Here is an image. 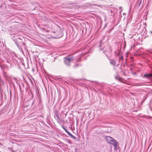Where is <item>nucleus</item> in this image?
<instances>
[{
    "label": "nucleus",
    "mask_w": 152,
    "mask_h": 152,
    "mask_svg": "<svg viewBox=\"0 0 152 152\" xmlns=\"http://www.w3.org/2000/svg\"><path fill=\"white\" fill-rule=\"evenodd\" d=\"M96 83L97 84H98V82H96Z\"/></svg>",
    "instance_id": "4be33fe9"
},
{
    "label": "nucleus",
    "mask_w": 152,
    "mask_h": 152,
    "mask_svg": "<svg viewBox=\"0 0 152 152\" xmlns=\"http://www.w3.org/2000/svg\"><path fill=\"white\" fill-rule=\"evenodd\" d=\"M102 40L100 42V44L99 45L100 48L99 49V51L100 52L103 50L104 49V47H103V44H102Z\"/></svg>",
    "instance_id": "423d86ee"
},
{
    "label": "nucleus",
    "mask_w": 152,
    "mask_h": 152,
    "mask_svg": "<svg viewBox=\"0 0 152 152\" xmlns=\"http://www.w3.org/2000/svg\"><path fill=\"white\" fill-rule=\"evenodd\" d=\"M65 131L67 132H67H69L67 129H65Z\"/></svg>",
    "instance_id": "4468645a"
},
{
    "label": "nucleus",
    "mask_w": 152,
    "mask_h": 152,
    "mask_svg": "<svg viewBox=\"0 0 152 152\" xmlns=\"http://www.w3.org/2000/svg\"><path fill=\"white\" fill-rule=\"evenodd\" d=\"M81 58H79L78 59V61H80Z\"/></svg>",
    "instance_id": "2eb2a0df"
},
{
    "label": "nucleus",
    "mask_w": 152,
    "mask_h": 152,
    "mask_svg": "<svg viewBox=\"0 0 152 152\" xmlns=\"http://www.w3.org/2000/svg\"><path fill=\"white\" fill-rule=\"evenodd\" d=\"M113 145L114 147V149L115 150H117L119 148V143L118 142H117V143H115Z\"/></svg>",
    "instance_id": "39448f33"
},
{
    "label": "nucleus",
    "mask_w": 152,
    "mask_h": 152,
    "mask_svg": "<svg viewBox=\"0 0 152 152\" xmlns=\"http://www.w3.org/2000/svg\"><path fill=\"white\" fill-rule=\"evenodd\" d=\"M12 39L20 51L23 53V49L24 48L26 49V48L25 43L23 42V40L20 38L13 36L12 37Z\"/></svg>",
    "instance_id": "f257e3e1"
},
{
    "label": "nucleus",
    "mask_w": 152,
    "mask_h": 152,
    "mask_svg": "<svg viewBox=\"0 0 152 152\" xmlns=\"http://www.w3.org/2000/svg\"><path fill=\"white\" fill-rule=\"evenodd\" d=\"M143 78H147L148 79L151 80L152 78V74H144L143 76Z\"/></svg>",
    "instance_id": "20e7f679"
},
{
    "label": "nucleus",
    "mask_w": 152,
    "mask_h": 152,
    "mask_svg": "<svg viewBox=\"0 0 152 152\" xmlns=\"http://www.w3.org/2000/svg\"><path fill=\"white\" fill-rule=\"evenodd\" d=\"M120 79H121V78H119V79H118V80H120Z\"/></svg>",
    "instance_id": "393cba45"
},
{
    "label": "nucleus",
    "mask_w": 152,
    "mask_h": 152,
    "mask_svg": "<svg viewBox=\"0 0 152 152\" xmlns=\"http://www.w3.org/2000/svg\"><path fill=\"white\" fill-rule=\"evenodd\" d=\"M67 134L73 139L75 140L76 139V137L74 136L70 132H67Z\"/></svg>",
    "instance_id": "6e6552de"
},
{
    "label": "nucleus",
    "mask_w": 152,
    "mask_h": 152,
    "mask_svg": "<svg viewBox=\"0 0 152 152\" xmlns=\"http://www.w3.org/2000/svg\"><path fill=\"white\" fill-rule=\"evenodd\" d=\"M64 130H65V129H65V128H64Z\"/></svg>",
    "instance_id": "412c9836"
},
{
    "label": "nucleus",
    "mask_w": 152,
    "mask_h": 152,
    "mask_svg": "<svg viewBox=\"0 0 152 152\" xmlns=\"http://www.w3.org/2000/svg\"><path fill=\"white\" fill-rule=\"evenodd\" d=\"M3 84H4L3 81L2 80L1 78L0 77V85Z\"/></svg>",
    "instance_id": "9d476101"
},
{
    "label": "nucleus",
    "mask_w": 152,
    "mask_h": 152,
    "mask_svg": "<svg viewBox=\"0 0 152 152\" xmlns=\"http://www.w3.org/2000/svg\"><path fill=\"white\" fill-rule=\"evenodd\" d=\"M108 51L107 50H104L103 51V52L104 53V54H105L106 56H107V52H108Z\"/></svg>",
    "instance_id": "1a4fd4ad"
},
{
    "label": "nucleus",
    "mask_w": 152,
    "mask_h": 152,
    "mask_svg": "<svg viewBox=\"0 0 152 152\" xmlns=\"http://www.w3.org/2000/svg\"><path fill=\"white\" fill-rule=\"evenodd\" d=\"M121 58H123V57H121Z\"/></svg>",
    "instance_id": "a878e982"
},
{
    "label": "nucleus",
    "mask_w": 152,
    "mask_h": 152,
    "mask_svg": "<svg viewBox=\"0 0 152 152\" xmlns=\"http://www.w3.org/2000/svg\"><path fill=\"white\" fill-rule=\"evenodd\" d=\"M7 62L9 63V62L8 61H7Z\"/></svg>",
    "instance_id": "aec40b11"
},
{
    "label": "nucleus",
    "mask_w": 152,
    "mask_h": 152,
    "mask_svg": "<svg viewBox=\"0 0 152 152\" xmlns=\"http://www.w3.org/2000/svg\"><path fill=\"white\" fill-rule=\"evenodd\" d=\"M62 34H61V35L60 36H59V37H58V38H59V37H62Z\"/></svg>",
    "instance_id": "dca6fc26"
},
{
    "label": "nucleus",
    "mask_w": 152,
    "mask_h": 152,
    "mask_svg": "<svg viewBox=\"0 0 152 152\" xmlns=\"http://www.w3.org/2000/svg\"><path fill=\"white\" fill-rule=\"evenodd\" d=\"M19 86L20 87V88H20V85H19Z\"/></svg>",
    "instance_id": "5701e85b"
},
{
    "label": "nucleus",
    "mask_w": 152,
    "mask_h": 152,
    "mask_svg": "<svg viewBox=\"0 0 152 152\" xmlns=\"http://www.w3.org/2000/svg\"><path fill=\"white\" fill-rule=\"evenodd\" d=\"M110 64L114 66L116 65V62L115 60L110 59Z\"/></svg>",
    "instance_id": "0eeeda50"
},
{
    "label": "nucleus",
    "mask_w": 152,
    "mask_h": 152,
    "mask_svg": "<svg viewBox=\"0 0 152 152\" xmlns=\"http://www.w3.org/2000/svg\"><path fill=\"white\" fill-rule=\"evenodd\" d=\"M73 59V58L72 57H66L65 58V59L64 60V62L67 66H69L71 61Z\"/></svg>",
    "instance_id": "f03ea898"
},
{
    "label": "nucleus",
    "mask_w": 152,
    "mask_h": 152,
    "mask_svg": "<svg viewBox=\"0 0 152 152\" xmlns=\"http://www.w3.org/2000/svg\"><path fill=\"white\" fill-rule=\"evenodd\" d=\"M119 9H120V10H122V7H119Z\"/></svg>",
    "instance_id": "ddd939ff"
},
{
    "label": "nucleus",
    "mask_w": 152,
    "mask_h": 152,
    "mask_svg": "<svg viewBox=\"0 0 152 152\" xmlns=\"http://www.w3.org/2000/svg\"><path fill=\"white\" fill-rule=\"evenodd\" d=\"M126 14L125 13H123V15H126Z\"/></svg>",
    "instance_id": "f3484780"
},
{
    "label": "nucleus",
    "mask_w": 152,
    "mask_h": 152,
    "mask_svg": "<svg viewBox=\"0 0 152 152\" xmlns=\"http://www.w3.org/2000/svg\"><path fill=\"white\" fill-rule=\"evenodd\" d=\"M105 138L107 141L112 145H113L115 143H117V141L113 138L110 136H106Z\"/></svg>",
    "instance_id": "7ed1b4c3"
},
{
    "label": "nucleus",
    "mask_w": 152,
    "mask_h": 152,
    "mask_svg": "<svg viewBox=\"0 0 152 152\" xmlns=\"http://www.w3.org/2000/svg\"><path fill=\"white\" fill-rule=\"evenodd\" d=\"M56 116L57 117V118L60 121V119H59V117L58 115H56Z\"/></svg>",
    "instance_id": "f8f14e48"
},
{
    "label": "nucleus",
    "mask_w": 152,
    "mask_h": 152,
    "mask_svg": "<svg viewBox=\"0 0 152 152\" xmlns=\"http://www.w3.org/2000/svg\"><path fill=\"white\" fill-rule=\"evenodd\" d=\"M141 3V1H138L137 3V5L138 6H139Z\"/></svg>",
    "instance_id": "9b49d317"
},
{
    "label": "nucleus",
    "mask_w": 152,
    "mask_h": 152,
    "mask_svg": "<svg viewBox=\"0 0 152 152\" xmlns=\"http://www.w3.org/2000/svg\"><path fill=\"white\" fill-rule=\"evenodd\" d=\"M150 33L152 34V31H150Z\"/></svg>",
    "instance_id": "6ab92c4d"
},
{
    "label": "nucleus",
    "mask_w": 152,
    "mask_h": 152,
    "mask_svg": "<svg viewBox=\"0 0 152 152\" xmlns=\"http://www.w3.org/2000/svg\"><path fill=\"white\" fill-rule=\"evenodd\" d=\"M130 70L131 71H132V68H130Z\"/></svg>",
    "instance_id": "a211bd4d"
},
{
    "label": "nucleus",
    "mask_w": 152,
    "mask_h": 152,
    "mask_svg": "<svg viewBox=\"0 0 152 152\" xmlns=\"http://www.w3.org/2000/svg\"><path fill=\"white\" fill-rule=\"evenodd\" d=\"M151 111H152V107L151 108Z\"/></svg>",
    "instance_id": "b1692460"
}]
</instances>
